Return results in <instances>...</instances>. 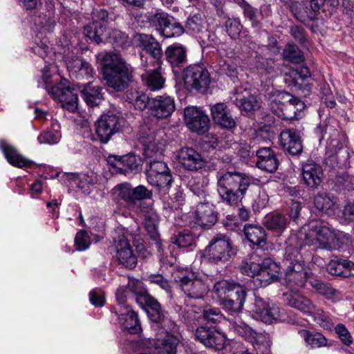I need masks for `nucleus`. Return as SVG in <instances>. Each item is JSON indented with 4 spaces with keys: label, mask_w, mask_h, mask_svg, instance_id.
Masks as SVG:
<instances>
[{
    "label": "nucleus",
    "mask_w": 354,
    "mask_h": 354,
    "mask_svg": "<svg viewBox=\"0 0 354 354\" xmlns=\"http://www.w3.org/2000/svg\"><path fill=\"white\" fill-rule=\"evenodd\" d=\"M61 134L57 131L44 132L38 136L37 140L41 144L54 145L59 141Z\"/></svg>",
    "instance_id": "nucleus-61"
},
{
    "label": "nucleus",
    "mask_w": 354,
    "mask_h": 354,
    "mask_svg": "<svg viewBox=\"0 0 354 354\" xmlns=\"http://www.w3.org/2000/svg\"><path fill=\"white\" fill-rule=\"evenodd\" d=\"M132 234L124 228L118 230V236L114 237V243L117 252V259L124 267L133 269L137 264V257L133 253L129 237Z\"/></svg>",
    "instance_id": "nucleus-17"
},
{
    "label": "nucleus",
    "mask_w": 354,
    "mask_h": 354,
    "mask_svg": "<svg viewBox=\"0 0 354 354\" xmlns=\"http://www.w3.org/2000/svg\"><path fill=\"white\" fill-rule=\"evenodd\" d=\"M280 143L282 148L290 154L297 155L302 151L301 136L298 131L289 129L281 131Z\"/></svg>",
    "instance_id": "nucleus-26"
},
{
    "label": "nucleus",
    "mask_w": 354,
    "mask_h": 354,
    "mask_svg": "<svg viewBox=\"0 0 354 354\" xmlns=\"http://www.w3.org/2000/svg\"><path fill=\"white\" fill-rule=\"evenodd\" d=\"M252 257L244 261L241 267V272L251 277H257L262 268V262L260 263L256 258L257 255H252Z\"/></svg>",
    "instance_id": "nucleus-49"
},
{
    "label": "nucleus",
    "mask_w": 354,
    "mask_h": 354,
    "mask_svg": "<svg viewBox=\"0 0 354 354\" xmlns=\"http://www.w3.org/2000/svg\"><path fill=\"white\" fill-rule=\"evenodd\" d=\"M225 26L228 35L233 39L239 38L242 35H245V32H241L243 26L238 19L228 18Z\"/></svg>",
    "instance_id": "nucleus-54"
},
{
    "label": "nucleus",
    "mask_w": 354,
    "mask_h": 354,
    "mask_svg": "<svg viewBox=\"0 0 354 354\" xmlns=\"http://www.w3.org/2000/svg\"><path fill=\"white\" fill-rule=\"evenodd\" d=\"M301 174L304 183L311 188L317 187L324 176L321 165L313 161H308L302 165Z\"/></svg>",
    "instance_id": "nucleus-27"
},
{
    "label": "nucleus",
    "mask_w": 354,
    "mask_h": 354,
    "mask_svg": "<svg viewBox=\"0 0 354 354\" xmlns=\"http://www.w3.org/2000/svg\"><path fill=\"white\" fill-rule=\"evenodd\" d=\"M299 335L312 348L324 347L328 345L327 339L320 333H313L306 330H301L299 331Z\"/></svg>",
    "instance_id": "nucleus-46"
},
{
    "label": "nucleus",
    "mask_w": 354,
    "mask_h": 354,
    "mask_svg": "<svg viewBox=\"0 0 354 354\" xmlns=\"http://www.w3.org/2000/svg\"><path fill=\"white\" fill-rule=\"evenodd\" d=\"M279 270V266L271 259H265L255 282L261 286H268L278 278Z\"/></svg>",
    "instance_id": "nucleus-29"
},
{
    "label": "nucleus",
    "mask_w": 354,
    "mask_h": 354,
    "mask_svg": "<svg viewBox=\"0 0 354 354\" xmlns=\"http://www.w3.org/2000/svg\"><path fill=\"white\" fill-rule=\"evenodd\" d=\"M177 159L182 167L189 171H198L206 163L202 155L192 147L181 148L178 152Z\"/></svg>",
    "instance_id": "nucleus-23"
},
{
    "label": "nucleus",
    "mask_w": 354,
    "mask_h": 354,
    "mask_svg": "<svg viewBox=\"0 0 354 354\" xmlns=\"http://www.w3.org/2000/svg\"><path fill=\"white\" fill-rule=\"evenodd\" d=\"M257 166L261 170L272 173L277 170L279 161L270 147H262L257 151Z\"/></svg>",
    "instance_id": "nucleus-31"
},
{
    "label": "nucleus",
    "mask_w": 354,
    "mask_h": 354,
    "mask_svg": "<svg viewBox=\"0 0 354 354\" xmlns=\"http://www.w3.org/2000/svg\"><path fill=\"white\" fill-rule=\"evenodd\" d=\"M138 40L140 41V46L142 48L145 53L149 55V57H146L145 62H147L149 59L150 63L153 64L155 60L154 39L151 36L142 34L138 36Z\"/></svg>",
    "instance_id": "nucleus-52"
},
{
    "label": "nucleus",
    "mask_w": 354,
    "mask_h": 354,
    "mask_svg": "<svg viewBox=\"0 0 354 354\" xmlns=\"http://www.w3.org/2000/svg\"><path fill=\"white\" fill-rule=\"evenodd\" d=\"M310 283L317 292L323 295L326 299L331 300L333 302L338 301L342 297L341 292L329 284L324 283L317 279L311 280Z\"/></svg>",
    "instance_id": "nucleus-39"
},
{
    "label": "nucleus",
    "mask_w": 354,
    "mask_h": 354,
    "mask_svg": "<svg viewBox=\"0 0 354 354\" xmlns=\"http://www.w3.org/2000/svg\"><path fill=\"white\" fill-rule=\"evenodd\" d=\"M185 119L187 126L192 131L204 133L209 127V117L196 107H187L185 109Z\"/></svg>",
    "instance_id": "nucleus-24"
},
{
    "label": "nucleus",
    "mask_w": 354,
    "mask_h": 354,
    "mask_svg": "<svg viewBox=\"0 0 354 354\" xmlns=\"http://www.w3.org/2000/svg\"><path fill=\"white\" fill-rule=\"evenodd\" d=\"M328 272L333 275L342 277L354 276V263L348 259H335L327 266Z\"/></svg>",
    "instance_id": "nucleus-34"
},
{
    "label": "nucleus",
    "mask_w": 354,
    "mask_h": 354,
    "mask_svg": "<svg viewBox=\"0 0 354 354\" xmlns=\"http://www.w3.org/2000/svg\"><path fill=\"white\" fill-rule=\"evenodd\" d=\"M313 319V321L327 330H331L334 327V324L329 313L325 312L322 308H319L315 306L313 313L309 315Z\"/></svg>",
    "instance_id": "nucleus-47"
},
{
    "label": "nucleus",
    "mask_w": 354,
    "mask_h": 354,
    "mask_svg": "<svg viewBox=\"0 0 354 354\" xmlns=\"http://www.w3.org/2000/svg\"><path fill=\"white\" fill-rule=\"evenodd\" d=\"M156 354H176L177 346L180 343V335L176 324L162 311L160 304L156 301Z\"/></svg>",
    "instance_id": "nucleus-6"
},
{
    "label": "nucleus",
    "mask_w": 354,
    "mask_h": 354,
    "mask_svg": "<svg viewBox=\"0 0 354 354\" xmlns=\"http://www.w3.org/2000/svg\"><path fill=\"white\" fill-rule=\"evenodd\" d=\"M124 119L115 114L103 115L95 123V132L102 143H107L121 128Z\"/></svg>",
    "instance_id": "nucleus-18"
},
{
    "label": "nucleus",
    "mask_w": 354,
    "mask_h": 354,
    "mask_svg": "<svg viewBox=\"0 0 354 354\" xmlns=\"http://www.w3.org/2000/svg\"><path fill=\"white\" fill-rule=\"evenodd\" d=\"M283 57L284 59L292 63H300L304 60L301 51L299 49L297 46L292 44L286 46L283 52Z\"/></svg>",
    "instance_id": "nucleus-53"
},
{
    "label": "nucleus",
    "mask_w": 354,
    "mask_h": 354,
    "mask_svg": "<svg viewBox=\"0 0 354 354\" xmlns=\"http://www.w3.org/2000/svg\"><path fill=\"white\" fill-rule=\"evenodd\" d=\"M203 317L207 322L216 324L221 321L223 315L218 308L209 307L204 309Z\"/></svg>",
    "instance_id": "nucleus-64"
},
{
    "label": "nucleus",
    "mask_w": 354,
    "mask_h": 354,
    "mask_svg": "<svg viewBox=\"0 0 354 354\" xmlns=\"http://www.w3.org/2000/svg\"><path fill=\"white\" fill-rule=\"evenodd\" d=\"M316 133L320 136L319 140L326 139V148L331 154L337 153L345 145L346 136L339 133L335 121L324 122L316 129Z\"/></svg>",
    "instance_id": "nucleus-16"
},
{
    "label": "nucleus",
    "mask_w": 354,
    "mask_h": 354,
    "mask_svg": "<svg viewBox=\"0 0 354 354\" xmlns=\"http://www.w3.org/2000/svg\"><path fill=\"white\" fill-rule=\"evenodd\" d=\"M108 162L121 173H126L129 170H137L140 166V160L136 156L129 153L123 156H109Z\"/></svg>",
    "instance_id": "nucleus-32"
},
{
    "label": "nucleus",
    "mask_w": 354,
    "mask_h": 354,
    "mask_svg": "<svg viewBox=\"0 0 354 354\" xmlns=\"http://www.w3.org/2000/svg\"><path fill=\"white\" fill-rule=\"evenodd\" d=\"M91 243L90 237L84 230L77 233L75 238V245L77 250L82 251L87 249Z\"/></svg>",
    "instance_id": "nucleus-63"
},
{
    "label": "nucleus",
    "mask_w": 354,
    "mask_h": 354,
    "mask_svg": "<svg viewBox=\"0 0 354 354\" xmlns=\"http://www.w3.org/2000/svg\"><path fill=\"white\" fill-rule=\"evenodd\" d=\"M283 297L290 307L301 311L305 315H309L316 306L309 298L297 292L284 293Z\"/></svg>",
    "instance_id": "nucleus-30"
},
{
    "label": "nucleus",
    "mask_w": 354,
    "mask_h": 354,
    "mask_svg": "<svg viewBox=\"0 0 354 354\" xmlns=\"http://www.w3.org/2000/svg\"><path fill=\"white\" fill-rule=\"evenodd\" d=\"M235 254V250L227 236L217 234L209 241L203 251V258L212 263L227 261Z\"/></svg>",
    "instance_id": "nucleus-11"
},
{
    "label": "nucleus",
    "mask_w": 354,
    "mask_h": 354,
    "mask_svg": "<svg viewBox=\"0 0 354 354\" xmlns=\"http://www.w3.org/2000/svg\"><path fill=\"white\" fill-rule=\"evenodd\" d=\"M119 196L129 206H138L143 217V225L152 239H155V212L152 201L153 192L143 185L133 188L129 184L115 187Z\"/></svg>",
    "instance_id": "nucleus-2"
},
{
    "label": "nucleus",
    "mask_w": 354,
    "mask_h": 354,
    "mask_svg": "<svg viewBox=\"0 0 354 354\" xmlns=\"http://www.w3.org/2000/svg\"><path fill=\"white\" fill-rule=\"evenodd\" d=\"M156 30L165 37H178L184 32L183 27L173 17L164 12H156Z\"/></svg>",
    "instance_id": "nucleus-25"
},
{
    "label": "nucleus",
    "mask_w": 354,
    "mask_h": 354,
    "mask_svg": "<svg viewBox=\"0 0 354 354\" xmlns=\"http://www.w3.org/2000/svg\"><path fill=\"white\" fill-rule=\"evenodd\" d=\"M245 296L246 291L245 288L239 283L232 284V288L230 289L229 294L227 295V297L241 301L242 304H244Z\"/></svg>",
    "instance_id": "nucleus-60"
},
{
    "label": "nucleus",
    "mask_w": 354,
    "mask_h": 354,
    "mask_svg": "<svg viewBox=\"0 0 354 354\" xmlns=\"http://www.w3.org/2000/svg\"><path fill=\"white\" fill-rule=\"evenodd\" d=\"M207 180L203 176L192 177L187 183L189 189L196 196H201L205 192L207 185Z\"/></svg>",
    "instance_id": "nucleus-57"
},
{
    "label": "nucleus",
    "mask_w": 354,
    "mask_h": 354,
    "mask_svg": "<svg viewBox=\"0 0 354 354\" xmlns=\"http://www.w3.org/2000/svg\"><path fill=\"white\" fill-rule=\"evenodd\" d=\"M217 192L221 200L230 205L241 202L251 184V178L239 171H219L216 176Z\"/></svg>",
    "instance_id": "nucleus-3"
},
{
    "label": "nucleus",
    "mask_w": 354,
    "mask_h": 354,
    "mask_svg": "<svg viewBox=\"0 0 354 354\" xmlns=\"http://www.w3.org/2000/svg\"><path fill=\"white\" fill-rule=\"evenodd\" d=\"M184 85L189 91L205 93L209 88L211 78L207 69L201 64L190 65L183 73Z\"/></svg>",
    "instance_id": "nucleus-12"
},
{
    "label": "nucleus",
    "mask_w": 354,
    "mask_h": 354,
    "mask_svg": "<svg viewBox=\"0 0 354 354\" xmlns=\"http://www.w3.org/2000/svg\"><path fill=\"white\" fill-rule=\"evenodd\" d=\"M127 100L132 104L135 109L143 110L148 104L149 97L143 93L130 90L127 93Z\"/></svg>",
    "instance_id": "nucleus-50"
},
{
    "label": "nucleus",
    "mask_w": 354,
    "mask_h": 354,
    "mask_svg": "<svg viewBox=\"0 0 354 354\" xmlns=\"http://www.w3.org/2000/svg\"><path fill=\"white\" fill-rule=\"evenodd\" d=\"M140 133V142L142 147V154L149 165V169H146V174L148 182L151 183V180H153L154 172L152 167L155 162V130L149 129L145 124L141 127Z\"/></svg>",
    "instance_id": "nucleus-19"
},
{
    "label": "nucleus",
    "mask_w": 354,
    "mask_h": 354,
    "mask_svg": "<svg viewBox=\"0 0 354 354\" xmlns=\"http://www.w3.org/2000/svg\"><path fill=\"white\" fill-rule=\"evenodd\" d=\"M185 28L190 34H197L205 30V21L201 14L190 16L186 21Z\"/></svg>",
    "instance_id": "nucleus-48"
},
{
    "label": "nucleus",
    "mask_w": 354,
    "mask_h": 354,
    "mask_svg": "<svg viewBox=\"0 0 354 354\" xmlns=\"http://www.w3.org/2000/svg\"><path fill=\"white\" fill-rule=\"evenodd\" d=\"M234 283V282L223 280L219 281L214 284V291L219 298L220 301H222L223 298L227 297L230 289L232 288V284Z\"/></svg>",
    "instance_id": "nucleus-59"
},
{
    "label": "nucleus",
    "mask_w": 354,
    "mask_h": 354,
    "mask_svg": "<svg viewBox=\"0 0 354 354\" xmlns=\"http://www.w3.org/2000/svg\"><path fill=\"white\" fill-rule=\"evenodd\" d=\"M107 18L108 12L105 10H94L92 22L84 27V35L97 44L109 41L123 46L128 41V36L119 30L108 29Z\"/></svg>",
    "instance_id": "nucleus-5"
},
{
    "label": "nucleus",
    "mask_w": 354,
    "mask_h": 354,
    "mask_svg": "<svg viewBox=\"0 0 354 354\" xmlns=\"http://www.w3.org/2000/svg\"><path fill=\"white\" fill-rule=\"evenodd\" d=\"M326 4L330 7H336L339 4L338 0H309L301 2H292L290 8L295 17L306 23L313 20L321 8Z\"/></svg>",
    "instance_id": "nucleus-13"
},
{
    "label": "nucleus",
    "mask_w": 354,
    "mask_h": 354,
    "mask_svg": "<svg viewBox=\"0 0 354 354\" xmlns=\"http://www.w3.org/2000/svg\"><path fill=\"white\" fill-rule=\"evenodd\" d=\"M195 336L205 346L215 350L223 349L226 343V336L225 334L214 328L203 326L196 328Z\"/></svg>",
    "instance_id": "nucleus-22"
},
{
    "label": "nucleus",
    "mask_w": 354,
    "mask_h": 354,
    "mask_svg": "<svg viewBox=\"0 0 354 354\" xmlns=\"http://www.w3.org/2000/svg\"><path fill=\"white\" fill-rule=\"evenodd\" d=\"M101 59L102 72L108 86L116 91H121L128 86L132 80L129 66L117 53H106L98 55Z\"/></svg>",
    "instance_id": "nucleus-4"
},
{
    "label": "nucleus",
    "mask_w": 354,
    "mask_h": 354,
    "mask_svg": "<svg viewBox=\"0 0 354 354\" xmlns=\"http://www.w3.org/2000/svg\"><path fill=\"white\" fill-rule=\"evenodd\" d=\"M122 294L123 292L120 291L116 292V299L119 306L118 312L120 323L123 328L130 333H138L142 330L138 316L128 304H124V299L120 297Z\"/></svg>",
    "instance_id": "nucleus-20"
},
{
    "label": "nucleus",
    "mask_w": 354,
    "mask_h": 354,
    "mask_svg": "<svg viewBox=\"0 0 354 354\" xmlns=\"http://www.w3.org/2000/svg\"><path fill=\"white\" fill-rule=\"evenodd\" d=\"M0 147L3 151L8 162L17 167H30L33 162L21 155L17 149L8 144L6 141L0 142Z\"/></svg>",
    "instance_id": "nucleus-33"
},
{
    "label": "nucleus",
    "mask_w": 354,
    "mask_h": 354,
    "mask_svg": "<svg viewBox=\"0 0 354 354\" xmlns=\"http://www.w3.org/2000/svg\"><path fill=\"white\" fill-rule=\"evenodd\" d=\"M245 238L253 245L263 247L266 243V234L264 229L257 225L248 224L244 226Z\"/></svg>",
    "instance_id": "nucleus-37"
},
{
    "label": "nucleus",
    "mask_w": 354,
    "mask_h": 354,
    "mask_svg": "<svg viewBox=\"0 0 354 354\" xmlns=\"http://www.w3.org/2000/svg\"><path fill=\"white\" fill-rule=\"evenodd\" d=\"M174 243L181 248L192 246L195 243L194 234L188 229L179 232Z\"/></svg>",
    "instance_id": "nucleus-56"
},
{
    "label": "nucleus",
    "mask_w": 354,
    "mask_h": 354,
    "mask_svg": "<svg viewBox=\"0 0 354 354\" xmlns=\"http://www.w3.org/2000/svg\"><path fill=\"white\" fill-rule=\"evenodd\" d=\"M336 201L333 197L326 193H319L314 198L316 209L326 214H331L335 207Z\"/></svg>",
    "instance_id": "nucleus-43"
},
{
    "label": "nucleus",
    "mask_w": 354,
    "mask_h": 354,
    "mask_svg": "<svg viewBox=\"0 0 354 354\" xmlns=\"http://www.w3.org/2000/svg\"><path fill=\"white\" fill-rule=\"evenodd\" d=\"M295 236L288 239V245L286 248L284 263L286 266L285 281L290 288L297 289L304 286L308 273L305 262L300 255L297 247H293Z\"/></svg>",
    "instance_id": "nucleus-7"
},
{
    "label": "nucleus",
    "mask_w": 354,
    "mask_h": 354,
    "mask_svg": "<svg viewBox=\"0 0 354 354\" xmlns=\"http://www.w3.org/2000/svg\"><path fill=\"white\" fill-rule=\"evenodd\" d=\"M118 291L123 292L120 297H123L124 303L127 301L128 292L133 293L141 308L146 312L150 319L154 322L155 301L153 298L149 295L141 281L134 279L129 280L127 288L125 290L120 288L116 292Z\"/></svg>",
    "instance_id": "nucleus-14"
},
{
    "label": "nucleus",
    "mask_w": 354,
    "mask_h": 354,
    "mask_svg": "<svg viewBox=\"0 0 354 354\" xmlns=\"http://www.w3.org/2000/svg\"><path fill=\"white\" fill-rule=\"evenodd\" d=\"M234 101L238 107L245 111H252L259 107L257 97L253 95H249L248 92L243 97L238 95Z\"/></svg>",
    "instance_id": "nucleus-51"
},
{
    "label": "nucleus",
    "mask_w": 354,
    "mask_h": 354,
    "mask_svg": "<svg viewBox=\"0 0 354 354\" xmlns=\"http://www.w3.org/2000/svg\"><path fill=\"white\" fill-rule=\"evenodd\" d=\"M210 111L216 124L225 129H232L235 127V120L225 103L219 102L212 105Z\"/></svg>",
    "instance_id": "nucleus-28"
},
{
    "label": "nucleus",
    "mask_w": 354,
    "mask_h": 354,
    "mask_svg": "<svg viewBox=\"0 0 354 354\" xmlns=\"http://www.w3.org/2000/svg\"><path fill=\"white\" fill-rule=\"evenodd\" d=\"M172 277L182 291L189 298L201 299L208 292L209 287L204 279L187 269L177 270Z\"/></svg>",
    "instance_id": "nucleus-10"
},
{
    "label": "nucleus",
    "mask_w": 354,
    "mask_h": 354,
    "mask_svg": "<svg viewBox=\"0 0 354 354\" xmlns=\"http://www.w3.org/2000/svg\"><path fill=\"white\" fill-rule=\"evenodd\" d=\"M252 316L257 320L272 324L285 319L283 310L273 303H269L260 297H256L251 308Z\"/></svg>",
    "instance_id": "nucleus-15"
},
{
    "label": "nucleus",
    "mask_w": 354,
    "mask_h": 354,
    "mask_svg": "<svg viewBox=\"0 0 354 354\" xmlns=\"http://www.w3.org/2000/svg\"><path fill=\"white\" fill-rule=\"evenodd\" d=\"M256 68L262 80H267L275 75L274 63L270 58H258Z\"/></svg>",
    "instance_id": "nucleus-45"
},
{
    "label": "nucleus",
    "mask_w": 354,
    "mask_h": 354,
    "mask_svg": "<svg viewBox=\"0 0 354 354\" xmlns=\"http://www.w3.org/2000/svg\"><path fill=\"white\" fill-rule=\"evenodd\" d=\"M230 328L238 335L243 337L249 342L254 339V330L245 322H244L239 316H236L229 320Z\"/></svg>",
    "instance_id": "nucleus-41"
},
{
    "label": "nucleus",
    "mask_w": 354,
    "mask_h": 354,
    "mask_svg": "<svg viewBox=\"0 0 354 354\" xmlns=\"http://www.w3.org/2000/svg\"><path fill=\"white\" fill-rule=\"evenodd\" d=\"M66 66L68 71L77 78H88L93 76V69L90 64L80 58L68 59Z\"/></svg>",
    "instance_id": "nucleus-35"
},
{
    "label": "nucleus",
    "mask_w": 354,
    "mask_h": 354,
    "mask_svg": "<svg viewBox=\"0 0 354 354\" xmlns=\"http://www.w3.org/2000/svg\"><path fill=\"white\" fill-rule=\"evenodd\" d=\"M190 225H200L203 227H209L217 221V214L212 205L203 203L197 205L196 209L187 215Z\"/></svg>",
    "instance_id": "nucleus-21"
},
{
    "label": "nucleus",
    "mask_w": 354,
    "mask_h": 354,
    "mask_svg": "<svg viewBox=\"0 0 354 354\" xmlns=\"http://www.w3.org/2000/svg\"><path fill=\"white\" fill-rule=\"evenodd\" d=\"M164 178L163 184L171 185L172 183V176L171 171L167 164L162 161H156V180L158 178Z\"/></svg>",
    "instance_id": "nucleus-58"
},
{
    "label": "nucleus",
    "mask_w": 354,
    "mask_h": 354,
    "mask_svg": "<svg viewBox=\"0 0 354 354\" xmlns=\"http://www.w3.org/2000/svg\"><path fill=\"white\" fill-rule=\"evenodd\" d=\"M295 243L298 239L303 241L297 243V248L301 249L303 243L313 246L315 249L336 250L343 244L342 239L345 234L336 231L326 222L323 221H313L302 227Z\"/></svg>",
    "instance_id": "nucleus-1"
},
{
    "label": "nucleus",
    "mask_w": 354,
    "mask_h": 354,
    "mask_svg": "<svg viewBox=\"0 0 354 354\" xmlns=\"http://www.w3.org/2000/svg\"><path fill=\"white\" fill-rule=\"evenodd\" d=\"M267 102L270 111L283 120L297 118V112L304 108L302 101L285 91L268 93Z\"/></svg>",
    "instance_id": "nucleus-9"
},
{
    "label": "nucleus",
    "mask_w": 354,
    "mask_h": 354,
    "mask_svg": "<svg viewBox=\"0 0 354 354\" xmlns=\"http://www.w3.org/2000/svg\"><path fill=\"white\" fill-rule=\"evenodd\" d=\"M289 223L288 218L279 213L267 215L263 221L264 225L269 230L277 233H282Z\"/></svg>",
    "instance_id": "nucleus-40"
},
{
    "label": "nucleus",
    "mask_w": 354,
    "mask_h": 354,
    "mask_svg": "<svg viewBox=\"0 0 354 354\" xmlns=\"http://www.w3.org/2000/svg\"><path fill=\"white\" fill-rule=\"evenodd\" d=\"M71 183L75 185L84 194H88L91 192L92 187L97 183V177L92 174L88 175L81 174L78 175H72Z\"/></svg>",
    "instance_id": "nucleus-44"
},
{
    "label": "nucleus",
    "mask_w": 354,
    "mask_h": 354,
    "mask_svg": "<svg viewBox=\"0 0 354 354\" xmlns=\"http://www.w3.org/2000/svg\"><path fill=\"white\" fill-rule=\"evenodd\" d=\"M175 110L174 100L167 95L156 97V118H165Z\"/></svg>",
    "instance_id": "nucleus-42"
},
{
    "label": "nucleus",
    "mask_w": 354,
    "mask_h": 354,
    "mask_svg": "<svg viewBox=\"0 0 354 354\" xmlns=\"http://www.w3.org/2000/svg\"><path fill=\"white\" fill-rule=\"evenodd\" d=\"M82 97L88 105H97L102 100V95L100 88L93 83L81 86L80 88Z\"/></svg>",
    "instance_id": "nucleus-38"
},
{
    "label": "nucleus",
    "mask_w": 354,
    "mask_h": 354,
    "mask_svg": "<svg viewBox=\"0 0 354 354\" xmlns=\"http://www.w3.org/2000/svg\"><path fill=\"white\" fill-rule=\"evenodd\" d=\"M42 80L48 93L53 97L59 100L62 106L71 112L75 111L77 108L78 97L74 88H64V84H57L60 80L59 75L55 74L54 66H45L42 70Z\"/></svg>",
    "instance_id": "nucleus-8"
},
{
    "label": "nucleus",
    "mask_w": 354,
    "mask_h": 354,
    "mask_svg": "<svg viewBox=\"0 0 354 354\" xmlns=\"http://www.w3.org/2000/svg\"><path fill=\"white\" fill-rule=\"evenodd\" d=\"M221 304L230 314L239 313L243 306V304L237 300H233L227 297L221 301Z\"/></svg>",
    "instance_id": "nucleus-62"
},
{
    "label": "nucleus",
    "mask_w": 354,
    "mask_h": 354,
    "mask_svg": "<svg viewBox=\"0 0 354 354\" xmlns=\"http://www.w3.org/2000/svg\"><path fill=\"white\" fill-rule=\"evenodd\" d=\"M253 339H250L249 342L252 344H256L258 346L257 350L258 352H261V347L266 352V354H269L268 349L271 346V339L268 334L266 333H257L254 330V335Z\"/></svg>",
    "instance_id": "nucleus-55"
},
{
    "label": "nucleus",
    "mask_w": 354,
    "mask_h": 354,
    "mask_svg": "<svg viewBox=\"0 0 354 354\" xmlns=\"http://www.w3.org/2000/svg\"><path fill=\"white\" fill-rule=\"evenodd\" d=\"M165 56L174 71L176 68H180L186 63V50L182 46H169L165 51Z\"/></svg>",
    "instance_id": "nucleus-36"
}]
</instances>
